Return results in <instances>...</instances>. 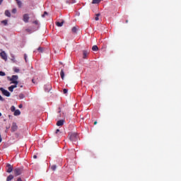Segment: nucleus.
I'll use <instances>...</instances> for the list:
<instances>
[{
    "mask_svg": "<svg viewBox=\"0 0 181 181\" xmlns=\"http://www.w3.org/2000/svg\"><path fill=\"white\" fill-rule=\"evenodd\" d=\"M11 60H12V62H15V57H12Z\"/></svg>",
    "mask_w": 181,
    "mask_h": 181,
    "instance_id": "nucleus-40",
    "label": "nucleus"
},
{
    "mask_svg": "<svg viewBox=\"0 0 181 181\" xmlns=\"http://www.w3.org/2000/svg\"><path fill=\"white\" fill-rule=\"evenodd\" d=\"M6 168H8L6 172L7 173H11V172L13 171V166H12L11 164L8 163L6 165Z\"/></svg>",
    "mask_w": 181,
    "mask_h": 181,
    "instance_id": "nucleus-6",
    "label": "nucleus"
},
{
    "mask_svg": "<svg viewBox=\"0 0 181 181\" xmlns=\"http://www.w3.org/2000/svg\"><path fill=\"white\" fill-rule=\"evenodd\" d=\"M59 132H60V129H57L55 132V134H59Z\"/></svg>",
    "mask_w": 181,
    "mask_h": 181,
    "instance_id": "nucleus-37",
    "label": "nucleus"
},
{
    "mask_svg": "<svg viewBox=\"0 0 181 181\" xmlns=\"http://www.w3.org/2000/svg\"><path fill=\"white\" fill-rule=\"evenodd\" d=\"M23 107V105L22 104L19 105L18 107L19 108H22Z\"/></svg>",
    "mask_w": 181,
    "mask_h": 181,
    "instance_id": "nucleus-42",
    "label": "nucleus"
},
{
    "mask_svg": "<svg viewBox=\"0 0 181 181\" xmlns=\"http://www.w3.org/2000/svg\"><path fill=\"white\" fill-rule=\"evenodd\" d=\"M0 57H1V59L3 60H4L5 62H6L8 60V56L6 55V52H5V51H3L0 53Z\"/></svg>",
    "mask_w": 181,
    "mask_h": 181,
    "instance_id": "nucleus-5",
    "label": "nucleus"
},
{
    "mask_svg": "<svg viewBox=\"0 0 181 181\" xmlns=\"http://www.w3.org/2000/svg\"><path fill=\"white\" fill-rule=\"evenodd\" d=\"M1 23H4V25L5 26H6V25H8V20H4L1 21Z\"/></svg>",
    "mask_w": 181,
    "mask_h": 181,
    "instance_id": "nucleus-24",
    "label": "nucleus"
},
{
    "mask_svg": "<svg viewBox=\"0 0 181 181\" xmlns=\"http://www.w3.org/2000/svg\"><path fill=\"white\" fill-rule=\"evenodd\" d=\"M13 70L15 73H19L20 69L18 67L13 68Z\"/></svg>",
    "mask_w": 181,
    "mask_h": 181,
    "instance_id": "nucleus-20",
    "label": "nucleus"
},
{
    "mask_svg": "<svg viewBox=\"0 0 181 181\" xmlns=\"http://www.w3.org/2000/svg\"><path fill=\"white\" fill-rule=\"evenodd\" d=\"M16 1H18V0H16Z\"/></svg>",
    "mask_w": 181,
    "mask_h": 181,
    "instance_id": "nucleus-51",
    "label": "nucleus"
},
{
    "mask_svg": "<svg viewBox=\"0 0 181 181\" xmlns=\"http://www.w3.org/2000/svg\"><path fill=\"white\" fill-rule=\"evenodd\" d=\"M23 21L25 23H28L29 22V14L25 13L23 16Z\"/></svg>",
    "mask_w": 181,
    "mask_h": 181,
    "instance_id": "nucleus-7",
    "label": "nucleus"
},
{
    "mask_svg": "<svg viewBox=\"0 0 181 181\" xmlns=\"http://www.w3.org/2000/svg\"><path fill=\"white\" fill-rule=\"evenodd\" d=\"M52 90V85L47 84L45 86V91L49 93Z\"/></svg>",
    "mask_w": 181,
    "mask_h": 181,
    "instance_id": "nucleus-8",
    "label": "nucleus"
},
{
    "mask_svg": "<svg viewBox=\"0 0 181 181\" xmlns=\"http://www.w3.org/2000/svg\"><path fill=\"white\" fill-rule=\"evenodd\" d=\"M13 179V175H10L7 177L6 178V181H11Z\"/></svg>",
    "mask_w": 181,
    "mask_h": 181,
    "instance_id": "nucleus-15",
    "label": "nucleus"
},
{
    "mask_svg": "<svg viewBox=\"0 0 181 181\" xmlns=\"http://www.w3.org/2000/svg\"><path fill=\"white\" fill-rule=\"evenodd\" d=\"M0 142H2V137L1 136V134H0Z\"/></svg>",
    "mask_w": 181,
    "mask_h": 181,
    "instance_id": "nucleus-44",
    "label": "nucleus"
},
{
    "mask_svg": "<svg viewBox=\"0 0 181 181\" xmlns=\"http://www.w3.org/2000/svg\"><path fill=\"white\" fill-rule=\"evenodd\" d=\"M126 23H128V20L126 21Z\"/></svg>",
    "mask_w": 181,
    "mask_h": 181,
    "instance_id": "nucleus-48",
    "label": "nucleus"
},
{
    "mask_svg": "<svg viewBox=\"0 0 181 181\" xmlns=\"http://www.w3.org/2000/svg\"><path fill=\"white\" fill-rule=\"evenodd\" d=\"M18 130V125L16 123L13 122L11 126V132H15V131Z\"/></svg>",
    "mask_w": 181,
    "mask_h": 181,
    "instance_id": "nucleus-9",
    "label": "nucleus"
},
{
    "mask_svg": "<svg viewBox=\"0 0 181 181\" xmlns=\"http://www.w3.org/2000/svg\"><path fill=\"white\" fill-rule=\"evenodd\" d=\"M68 91H69V90H67L66 88H64V89L63 90L64 94H67Z\"/></svg>",
    "mask_w": 181,
    "mask_h": 181,
    "instance_id": "nucleus-31",
    "label": "nucleus"
},
{
    "mask_svg": "<svg viewBox=\"0 0 181 181\" xmlns=\"http://www.w3.org/2000/svg\"><path fill=\"white\" fill-rule=\"evenodd\" d=\"M63 124H64V120H59L57 122V127H62V126H63Z\"/></svg>",
    "mask_w": 181,
    "mask_h": 181,
    "instance_id": "nucleus-11",
    "label": "nucleus"
},
{
    "mask_svg": "<svg viewBox=\"0 0 181 181\" xmlns=\"http://www.w3.org/2000/svg\"><path fill=\"white\" fill-rule=\"evenodd\" d=\"M20 87L22 88V87H23V86H21Z\"/></svg>",
    "mask_w": 181,
    "mask_h": 181,
    "instance_id": "nucleus-49",
    "label": "nucleus"
},
{
    "mask_svg": "<svg viewBox=\"0 0 181 181\" xmlns=\"http://www.w3.org/2000/svg\"><path fill=\"white\" fill-rule=\"evenodd\" d=\"M0 101H5V99L0 95Z\"/></svg>",
    "mask_w": 181,
    "mask_h": 181,
    "instance_id": "nucleus-34",
    "label": "nucleus"
},
{
    "mask_svg": "<svg viewBox=\"0 0 181 181\" xmlns=\"http://www.w3.org/2000/svg\"><path fill=\"white\" fill-rule=\"evenodd\" d=\"M60 76L62 80H64V70L62 69L60 72Z\"/></svg>",
    "mask_w": 181,
    "mask_h": 181,
    "instance_id": "nucleus-13",
    "label": "nucleus"
},
{
    "mask_svg": "<svg viewBox=\"0 0 181 181\" xmlns=\"http://www.w3.org/2000/svg\"><path fill=\"white\" fill-rule=\"evenodd\" d=\"M16 2H17V5H18V8H22V1L18 0Z\"/></svg>",
    "mask_w": 181,
    "mask_h": 181,
    "instance_id": "nucleus-19",
    "label": "nucleus"
},
{
    "mask_svg": "<svg viewBox=\"0 0 181 181\" xmlns=\"http://www.w3.org/2000/svg\"><path fill=\"white\" fill-rule=\"evenodd\" d=\"M20 114H21V110H15V112H14V115H15V116H18V115H19Z\"/></svg>",
    "mask_w": 181,
    "mask_h": 181,
    "instance_id": "nucleus-18",
    "label": "nucleus"
},
{
    "mask_svg": "<svg viewBox=\"0 0 181 181\" xmlns=\"http://www.w3.org/2000/svg\"><path fill=\"white\" fill-rule=\"evenodd\" d=\"M101 0H93L92 4H100Z\"/></svg>",
    "mask_w": 181,
    "mask_h": 181,
    "instance_id": "nucleus-21",
    "label": "nucleus"
},
{
    "mask_svg": "<svg viewBox=\"0 0 181 181\" xmlns=\"http://www.w3.org/2000/svg\"><path fill=\"white\" fill-rule=\"evenodd\" d=\"M11 86L12 87L13 89H14V88H16V87H18V84L12 85Z\"/></svg>",
    "mask_w": 181,
    "mask_h": 181,
    "instance_id": "nucleus-32",
    "label": "nucleus"
},
{
    "mask_svg": "<svg viewBox=\"0 0 181 181\" xmlns=\"http://www.w3.org/2000/svg\"><path fill=\"white\" fill-rule=\"evenodd\" d=\"M18 76L17 75H13L11 78H10V81H11V84H18Z\"/></svg>",
    "mask_w": 181,
    "mask_h": 181,
    "instance_id": "nucleus-3",
    "label": "nucleus"
},
{
    "mask_svg": "<svg viewBox=\"0 0 181 181\" xmlns=\"http://www.w3.org/2000/svg\"><path fill=\"white\" fill-rule=\"evenodd\" d=\"M90 52H88V50H83V59H87V56H88Z\"/></svg>",
    "mask_w": 181,
    "mask_h": 181,
    "instance_id": "nucleus-10",
    "label": "nucleus"
},
{
    "mask_svg": "<svg viewBox=\"0 0 181 181\" xmlns=\"http://www.w3.org/2000/svg\"><path fill=\"white\" fill-rule=\"evenodd\" d=\"M69 138L71 142H77L78 141V134L77 133H69Z\"/></svg>",
    "mask_w": 181,
    "mask_h": 181,
    "instance_id": "nucleus-1",
    "label": "nucleus"
},
{
    "mask_svg": "<svg viewBox=\"0 0 181 181\" xmlns=\"http://www.w3.org/2000/svg\"><path fill=\"white\" fill-rule=\"evenodd\" d=\"M56 168H57V166L54 165L51 166L52 170H56Z\"/></svg>",
    "mask_w": 181,
    "mask_h": 181,
    "instance_id": "nucleus-29",
    "label": "nucleus"
},
{
    "mask_svg": "<svg viewBox=\"0 0 181 181\" xmlns=\"http://www.w3.org/2000/svg\"><path fill=\"white\" fill-rule=\"evenodd\" d=\"M45 15H47V11L44 12V14L42 15V18H45Z\"/></svg>",
    "mask_w": 181,
    "mask_h": 181,
    "instance_id": "nucleus-33",
    "label": "nucleus"
},
{
    "mask_svg": "<svg viewBox=\"0 0 181 181\" xmlns=\"http://www.w3.org/2000/svg\"><path fill=\"white\" fill-rule=\"evenodd\" d=\"M12 13H16V8H13Z\"/></svg>",
    "mask_w": 181,
    "mask_h": 181,
    "instance_id": "nucleus-35",
    "label": "nucleus"
},
{
    "mask_svg": "<svg viewBox=\"0 0 181 181\" xmlns=\"http://www.w3.org/2000/svg\"><path fill=\"white\" fill-rule=\"evenodd\" d=\"M61 112V110L59 111V112Z\"/></svg>",
    "mask_w": 181,
    "mask_h": 181,
    "instance_id": "nucleus-50",
    "label": "nucleus"
},
{
    "mask_svg": "<svg viewBox=\"0 0 181 181\" xmlns=\"http://www.w3.org/2000/svg\"><path fill=\"white\" fill-rule=\"evenodd\" d=\"M0 117H2V113L0 112Z\"/></svg>",
    "mask_w": 181,
    "mask_h": 181,
    "instance_id": "nucleus-47",
    "label": "nucleus"
},
{
    "mask_svg": "<svg viewBox=\"0 0 181 181\" xmlns=\"http://www.w3.org/2000/svg\"><path fill=\"white\" fill-rule=\"evenodd\" d=\"M92 50H93V52H98V46H97V45H93V46L92 47Z\"/></svg>",
    "mask_w": 181,
    "mask_h": 181,
    "instance_id": "nucleus-14",
    "label": "nucleus"
},
{
    "mask_svg": "<svg viewBox=\"0 0 181 181\" xmlns=\"http://www.w3.org/2000/svg\"><path fill=\"white\" fill-rule=\"evenodd\" d=\"M2 2H4V0H0V5H1Z\"/></svg>",
    "mask_w": 181,
    "mask_h": 181,
    "instance_id": "nucleus-45",
    "label": "nucleus"
},
{
    "mask_svg": "<svg viewBox=\"0 0 181 181\" xmlns=\"http://www.w3.org/2000/svg\"><path fill=\"white\" fill-rule=\"evenodd\" d=\"M94 125H97V121L94 122Z\"/></svg>",
    "mask_w": 181,
    "mask_h": 181,
    "instance_id": "nucleus-46",
    "label": "nucleus"
},
{
    "mask_svg": "<svg viewBox=\"0 0 181 181\" xmlns=\"http://www.w3.org/2000/svg\"><path fill=\"white\" fill-rule=\"evenodd\" d=\"M0 91H1L3 95H5L6 97H11V93L7 90H5L4 88H0Z\"/></svg>",
    "mask_w": 181,
    "mask_h": 181,
    "instance_id": "nucleus-4",
    "label": "nucleus"
},
{
    "mask_svg": "<svg viewBox=\"0 0 181 181\" xmlns=\"http://www.w3.org/2000/svg\"><path fill=\"white\" fill-rule=\"evenodd\" d=\"M16 181H23V180H22V178L18 177Z\"/></svg>",
    "mask_w": 181,
    "mask_h": 181,
    "instance_id": "nucleus-39",
    "label": "nucleus"
},
{
    "mask_svg": "<svg viewBox=\"0 0 181 181\" xmlns=\"http://www.w3.org/2000/svg\"><path fill=\"white\" fill-rule=\"evenodd\" d=\"M78 29V28H77V27H73L71 31L73 32V33H77Z\"/></svg>",
    "mask_w": 181,
    "mask_h": 181,
    "instance_id": "nucleus-17",
    "label": "nucleus"
},
{
    "mask_svg": "<svg viewBox=\"0 0 181 181\" xmlns=\"http://www.w3.org/2000/svg\"><path fill=\"white\" fill-rule=\"evenodd\" d=\"M0 76L1 77H4V76H6V74H5V72H4L2 71H0Z\"/></svg>",
    "mask_w": 181,
    "mask_h": 181,
    "instance_id": "nucleus-23",
    "label": "nucleus"
},
{
    "mask_svg": "<svg viewBox=\"0 0 181 181\" xmlns=\"http://www.w3.org/2000/svg\"><path fill=\"white\" fill-rule=\"evenodd\" d=\"M6 16H8V18H11V12L8 10L5 11Z\"/></svg>",
    "mask_w": 181,
    "mask_h": 181,
    "instance_id": "nucleus-16",
    "label": "nucleus"
},
{
    "mask_svg": "<svg viewBox=\"0 0 181 181\" xmlns=\"http://www.w3.org/2000/svg\"><path fill=\"white\" fill-rule=\"evenodd\" d=\"M100 13H97V14L95 15V16H96L95 18V21H99L100 18H98V16H100Z\"/></svg>",
    "mask_w": 181,
    "mask_h": 181,
    "instance_id": "nucleus-27",
    "label": "nucleus"
},
{
    "mask_svg": "<svg viewBox=\"0 0 181 181\" xmlns=\"http://www.w3.org/2000/svg\"><path fill=\"white\" fill-rule=\"evenodd\" d=\"M11 112H15V111H16L15 106H11Z\"/></svg>",
    "mask_w": 181,
    "mask_h": 181,
    "instance_id": "nucleus-26",
    "label": "nucleus"
},
{
    "mask_svg": "<svg viewBox=\"0 0 181 181\" xmlns=\"http://www.w3.org/2000/svg\"><path fill=\"white\" fill-rule=\"evenodd\" d=\"M37 51L40 52V53H42L43 52V47H40L37 48Z\"/></svg>",
    "mask_w": 181,
    "mask_h": 181,
    "instance_id": "nucleus-22",
    "label": "nucleus"
},
{
    "mask_svg": "<svg viewBox=\"0 0 181 181\" xmlns=\"http://www.w3.org/2000/svg\"><path fill=\"white\" fill-rule=\"evenodd\" d=\"M13 173L15 176H21L22 173H23V168H17L13 170Z\"/></svg>",
    "mask_w": 181,
    "mask_h": 181,
    "instance_id": "nucleus-2",
    "label": "nucleus"
},
{
    "mask_svg": "<svg viewBox=\"0 0 181 181\" xmlns=\"http://www.w3.org/2000/svg\"><path fill=\"white\" fill-rule=\"evenodd\" d=\"M25 30H26V32H29L30 33V32H31V30H30V29H26Z\"/></svg>",
    "mask_w": 181,
    "mask_h": 181,
    "instance_id": "nucleus-41",
    "label": "nucleus"
},
{
    "mask_svg": "<svg viewBox=\"0 0 181 181\" xmlns=\"http://www.w3.org/2000/svg\"><path fill=\"white\" fill-rule=\"evenodd\" d=\"M8 91H11V93L13 92V88L12 86L8 87Z\"/></svg>",
    "mask_w": 181,
    "mask_h": 181,
    "instance_id": "nucleus-28",
    "label": "nucleus"
},
{
    "mask_svg": "<svg viewBox=\"0 0 181 181\" xmlns=\"http://www.w3.org/2000/svg\"><path fill=\"white\" fill-rule=\"evenodd\" d=\"M64 24V21L56 22V25L57 26H58V28H62V26H63Z\"/></svg>",
    "mask_w": 181,
    "mask_h": 181,
    "instance_id": "nucleus-12",
    "label": "nucleus"
},
{
    "mask_svg": "<svg viewBox=\"0 0 181 181\" xmlns=\"http://www.w3.org/2000/svg\"><path fill=\"white\" fill-rule=\"evenodd\" d=\"M33 158V159H37V156L34 155Z\"/></svg>",
    "mask_w": 181,
    "mask_h": 181,
    "instance_id": "nucleus-38",
    "label": "nucleus"
},
{
    "mask_svg": "<svg viewBox=\"0 0 181 181\" xmlns=\"http://www.w3.org/2000/svg\"><path fill=\"white\" fill-rule=\"evenodd\" d=\"M33 23H35V25H39V22L37 21H35Z\"/></svg>",
    "mask_w": 181,
    "mask_h": 181,
    "instance_id": "nucleus-36",
    "label": "nucleus"
},
{
    "mask_svg": "<svg viewBox=\"0 0 181 181\" xmlns=\"http://www.w3.org/2000/svg\"><path fill=\"white\" fill-rule=\"evenodd\" d=\"M19 98H21V100H23V98H25V95H23V93H21L19 95Z\"/></svg>",
    "mask_w": 181,
    "mask_h": 181,
    "instance_id": "nucleus-25",
    "label": "nucleus"
},
{
    "mask_svg": "<svg viewBox=\"0 0 181 181\" xmlns=\"http://www.w3.org/2000/svg\"><path fill=\"white\" fill-rule=\"evenodd\" d=\"M32 81H33V83L34 84H36V82L35 81V79H33Z\"/></svg>",
    "mask_w": 181,
    "mask_h": 181,
    "instance_id": "nucleus-43",
    "label": "nucleus"
},
{
    "mask_svg": "<svg viewBox=\"0 0 181 181\" xmlns=\"http://www.w3.org/2000/svg\"><path fill=\"white\" fill-rule=\"evenodd\" d=\"M24 59L25 60V62H28V55H26V54H24Z\"/></svg>",
    "mask_w": 181,
    "mask_h": 181,
    "instance_id": "nucleus-30",
    "label": "nucleus"
}]
</instances>
